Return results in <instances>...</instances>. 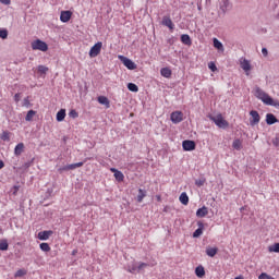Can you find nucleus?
Segmentation results:
<instances>
[{
  "label": "nucleus",
  "instance_id": "35",
  "mask_svg": "<svg viewBox=\"0 0 279 279\" xmlns=\"http://www.w3.org/2000/svg\"><path fill=\"white\" fill-rule=\"evenodd\" d=\"M128 88H129V90H131V93H138V85H136L134 83H129Z\"/></svg>",
  "mask_w": 279,
  "mask_h": 279
},
{
  "label": "nucleus",
  "instance_id": "43",
  "mask_svg": "<svg viewBox=\"0 0 279 279\" xmlns=\"http://www.w3.org/2000/svg\"><path fill=\"white\" fill-rule=\"evenodd\" d=\"M205 183H206V179L195 180V185L198 187L204 186Z\"/></svg>",
  "mask_w": 279,
  "mask_h": 279
},
{
  "label": "nucleus",
  "instance_id": "51",
  "mask_svg": "<svg viewBox=\"0 0 279 279\" xmlns=\"http://www.w3.org/2000/svg\"><path fill=\"white\" fill-rule=\"evenodd\" d=\"M14 101H16V104L21 101V94L17 93L14 95Z\"/></svg>",
  "mask_w": 279,
  "mask_h": 279
},
{
  "label": "nucleus",
  "instance_id": "41",
  "mask_svg": "<svg viewBox=\"0 0 279 279\" xmlns=\"http://www.w3.org/2000/svg\"><path fill=\"white\" fill-rule=\"evenodd\" d=\"M145 267H149V264H147V263H141V264L137 266V274H141V271H143V269H145Z\"/></svg>",
  "mask_w": 279,
  "mask_h": 279
},
{
  "label": "nucleus",
  "instance_id": "36",
  "mask_svg": "<svg viewBox=\"0 0 279 279\" xmlns=\"http://www.w3.org/2000/svg\"><path fill=\"white\" fill-rule=\"evenodd\" d=\"M204 234V229H199L197 228L194 232H193V239H199V236Z\"/></svg>",
  "mask_w": 279,
  "mask_h": 279
},
{
  "label": "nucleus",
  "instance_id": "17",
  "mask_svg": "<svg viewBox=\"0 0 279 279\" xmlns=\"http://www.w3.org/2000/svg\"><path fill=\"white\" fill-rule=\"evenodd\" d=\"M25 151V144L19 143L14 148V156H21Z\"/></svg>",
  "mask_w": 279,
  "mask_h": 279
},
{
  "label": "nucleus",
  "instance_id": "30",
  "mask_svg": "<svg viewBox=\"0 0 279 279\" xmlns=\"http://www.w3.org/2000/svg\"><path fill=\"white\" fill-rule=\"evenodd\" d=\"M37 73H39L40 75H45L46 73H49V68L46 65H38Z\"/></svg>",
  "mask_w": 279,
  "mask_h": 279
},
{
  "label": "nucleus",
  "instance_id": "18",
  "mask_svg": "<svg viewBox=\"0 0 279 279\" xmlns=\"http://www.w3.org/2000/svg\"><path fill=\"white\" fill-rule=\"evenodd\" d=\"M195 275L197 278H204L206 276V269L204 266L199 265L195 268Z\"/></svg>",
  "mask_w": 279,
  "mask_h": 279
},
{
  "label": "nucleus",
  "instance_id": "56",
  "mask_svg": "<svg viewBox=\"0 0 279 279\" xmlns=\"http://www.w3.org/2000/svg\"><path fill=\"white\" fill-rule=\"evenodd\" d=\"M197 10L202 12V2H197Z\"/></svg>",
  "mask_w": 279,
  "mask_h": 279
},
{
  "label": "nucleus",
  "instance_id": "10",
  "mask_svg": "<svg viewBox=\"0 0 279 279\" xmlns=\"http://www.w3.org/2000/svg\"><path fill=\"white\" fill-rule=\"evenodd\" d=\"M52 234H53L52 230L40 231L37 234V239H39V241H49V238L52 236Z\"/></svg>",
  "mask_w": 279,
  "mask_h": 279
},
{
  "label": "nucleus",
  "instance_id": "24",
  "mask_svg": "<svg viewBox=\"0 0 279 279\" xmlns=\"http://www.w3.org/2000/svg\"><path fill=\"white\" fill-rule=\"evenodd\" d=\"M98 104H100L101 106H107V108H110V100L108 99V97L106 96H99L97 98Z\"/></svg>",
  "mask_w": 279,
  "mask_h": 279
},
{
  "label": "nucleus",
  "instance_id": "54",
  "mask_svg": "<svg viewBox=\"0 0 279 279\" xmlns=\"http://www.w3.org/2000/svg\"><path fill=\"white\" fill-rule=\"evenodd\" d=\"M110 171H111V173H113V175H116L117 172H119V170L117 168H111Z\"/></svg>",
  "mask_w": 279,
  "mask_h": 279
},
{
  "label": "nucleus",
  "instance_id": "1",
  "mask_svg": "<svg viewBox=\"0 0 279 279\" xmlns=\"http://www.w3.org/2000/svg\"><path fill=\"white\" fill-rule=\"evenodd\" d=\"M210 121H213L217 128H220V130H227V128L230 126V123L228 120L223 119L221 113H218L215 117H210Z\"/></svg>",
  "mask_w": 279,
  "mask_h": 279
},
{
  "label": "nucleus",
  "instance_id": "46",
  "mask_svg": "<svg viewBox=\"0 0 279 279\" xmlns=\"http://www.w3.org/2000/svg\"><path fill=\"white\" fill-rule=\"evenodd\" d=\"M208 69H210L213 73H215V71H217V65L215 64V62H210L208 63Z\"/></svg>",
  "mask_w": 279,
  "mask_h": 279
},
{
  "label": "nucleus",
  "instance_id": "40",
  "mask_svg": "<svg viewBox=\"0 0 279 279\" xmlns=\"http://www.w3.org/2000/svg\"><path fill=\"white\" fill-rule=\"evenodd\" d=\"M69 117H70L71 119H77V117H80V113H77L75 109H72V110H70V112H69Z\"/></svg>",
  "mask_w": 279,
  "mask_h": 279
},
{
  "label": "nucleus",
  "instance_id": "9",
  "mask_svg": "<svg viewBox=\"0 0 279 279\" xmlns=\"http://www.w3.org/2000/svg\"><path fill=\"white\" fill-rule=\"evenodd\" d=\"M263 104H265L266 106H274L275 108H279V101H274V98H271V96H269V94H266L263 99H262Z\"/></svg>",
  "mask_w": 279,
  "mask_h": 279
},
{
  "label": "nucleus",
  "instance_id": "58",
  "mask_svg": "<svg viewBox=\"0 0 279 279\" xmlns=\"http://www.w3.org/2000/svg\"><path fill=\"white\" fill-rule=\"evenodd\" d=\"M157 202H162V197L160 195H156Z\"/></svg>",
  "mask_w": 279,
  "mask_h": 279
},
{
  "label": "nucleus",
  "instance_id": "57",
  "mask_svg": "<svg viewBox=\"0 0 279 279\" xmlns=\"http://www.w3.org/2000/svg\"><path fill=\"white\" fill-rule=\"evenodd\" d=\"M3 167H5V162H3V160H0V169H3Z\"/></svg>",
  "mask_w": 279,
  "mask_h": 279
},
{
  "label": "nucleus",
  "instance_id": "53",
  "mask_svg": "<svg viewBox=\"0 0 279 279\" xmlns=\"http://www.w3.org/2000/svg\"><path fill=\"white\" fill-rule=\"evenodd\" d=\"M0 3H3V5H10V0H0Z\"/></svg>",
  "mask_w": 279,
  "mask_h": 279
},
{
  "label": "nucleus",
  "instance_id": "8",
  "mask_svg": "<svg viewBox=\"0 0 279 279\" xmlns=\"http://www.w3.org/2000/svg\"><path fill=\"white\" fill-rule=\"evenodd\" d=\"M250 114L252 117V120H250V125L254 128V125H258L260 123V114L256 110H251Z\"/></svg>",
  "mask_w": 279,
  "mask_h": 279
},
{
  "label": "nucleus",
  "instance_id": "16",
  "mask_svg": "<svg viewBox=\"0 0 279 279\" xmlns=\"http://www.w3.org/2000/svg\"><path fill=\"white\" fill-rule=\"evenodd\" d=\"M206 215H208V207L206 206H203L196 210V217L199 219L206 217Z\"/></svg>",
  "mask_w": 279,
  "mask_h": 279
},
{
  "label": "nucleus",
  "instance_id": "31",
  "mask_svg": "<svg viewBox=\"0 0 279 279\" xmlns=\"http://www.w3.org/2000/svg\"><path fill=\"white\" fill-rule=\"evenodd\" d=\"M117 182H123V180H125V175L123 174V172H121V170H118V172H116V174H113Z\"/></svg>",
  "mask_w": 279,
  "mask_h": 279
},
{
  "label": "nucleus",
  "instance_id": "37",
  "mask_svg": "<svg viewBox=\"0 0 279 279\" xmlns=\"http://www.w3.org/2000/svg\"><path fill=\"white\" fill-rule=\"evenodd\" d=\"M0 38H2V40H7V38H8V28H0Z\"/></svg>",
  "mask_w": 279,
  "mask_h": 279
},
{
  "label": "nucleus",
  "instance_id": "47",
  "mask_svg": "<svg viewBox=\"0 0 279 279\" xmlns=\"http://www.w3.org/2000/svg\"><path fill=\"white\" fill-rule=\"evenodd\" d=\"M23 106H25V108H29V97L24 98Z\"/></svg>",
  "mask_w": 279,
  "mask_h": 279
},
{
  "label": "nucleus",
  "instance_id": "44",
  "mask_svg": "<svg viewBox=\"0 0 279 279\" xmlns=\"http://www.w3.org/2000/svg\"><path fill=\"white\" fill-rule=\"evenodd\" d=\"M258 279H276V278L269 276L267 272H262V274L258 276Z\"/></svg>",
  "mask_w": 279,
  "mask_h": 279
},
{
  "label": "nucleus",
  "instance_id": "20",
  "mask_svg": "<svg viewBox=\"0 0 279 279\" xmlns=\"http://www.w3.org/2000/svg\"><path fill=\"white\" fill-rule=\"evenodd\" d=\"M66 118V109H60L58 112H57V121L60 123L62 122L64 119Z\"/></svg>",
  "mask_w": 279,
  "mask_h": 279
},
{
  "label": "nucleus",
  "instance_id": "39",
  "mask_svg": "<svg viewBox=\"0 0 279 279\" xmlns=\"http://www.w3.org/2000/svg\"><path fill=\"white\" fill-rule=\"evenodd\" d=\"M269 252H275L279 254V243H275L274 245L269 246Z\"/></svg>",
  "mask_w": 279,
  "mask_h": 279
},
{
  "label": "nucleus",
  "instance_id": "14",
  "mask_svg": "<svg viewBox=\"0 0 279 279\" xmlns=\"http://www.w3.org/2000/svg\"><path fill=\"white\" fill-rule=\"evenodd\" d=\"M218 252H219V248L217 246H215V247L207 246L206 247V254H207V256H209V258H215V256H217Z\"/></svg>",
  "mask_w": 279,
  "mask_h": 279
},
{
  "label": "nucleus",
  "instance_id": "29",
  "mask_svg": "<svg viewBox=\"0 0 279 279\" xmlns=\"http://www.w3.org/2000/svg\"><path fill=\"white\" fill-rule=\"evenodd\" d=\"M213 43H214L215 49H218V51H223V44L219 39L214 38Z\"/></svg>",
  "mask_w": 279,
  "mask_h": 279
},
{
  "label": "nucleus",
  "instance_id": "2",
  "mask_svg": "<svg viewBox=\"0 0 279 279\" xmlns=\"http://www.w3.org/2000/svg\"><path fill=\"white\" fill-rule=\"evenodd\" d=\"M33 51H49V45L41 39H36L31 44Z\"/></svg>",
  "mask_w": 279,
  "mask_h": 279
},
{
  "label": "nucleus",
  "instance_id": "21",
  "mask_svg": "<svg viewBox=\"0 0 279 279\" xmlns=\"http://www.w3.org/2000/svg\"><path fill=\"white\" fill-rule=\"evenodd\" d=\"M145 197H147V191L143 190V189H138L136 202H138V204H141V202H143V199H145Z\"/></svg>",
  "mask_w": 279,
  "mask_h": 279
},
{
  "label": "nucleus",
  "instance_id": "25",
  "mask_svg": "<svg viewBox=\"0 0 279 279\" xmlns=\"http://www.w3.org/2000/svg\"><path fill=\"white\" fill-rule=\"evenodd\" d=\"M232 147L233 149H235L236 151H241V149H243V142H241L240 138H235L232 143Z\"/></svg>",
  "mask_w": 279,
  "mask_h": 279
},
{
  "label": "nucleus",
  "instance_id": "11",
  "mask_svg": "<svg viewBox=\"0 0 279 279\" xmlns=\"http://www.w3.org/2000/svg\"><path fill=\"white\" fill-rule=\"evenodd\" d=\"M71 16H73V12H71V11H61V14H60L61 23H69L71 21Z\"/></svg>",
  "mask_w": 279,
  "mask_h": 279
},
{
  "label": "nucleus",
  "instance_id": "6",
  "mask_svg": "<svg viewBox=\"0 0 279 279\" xmlns=\"http://www.w3.org/2000/svg\"><path fill=\"white\" fill-rule=\"evenodd\" d=\"M170 121L174 123V125H178V123H182L184 121V113L182 111H174L170 114Z\"/></svg>",
  "mask_w": 279,
  "mask_h": 279
},
{
  "label": "nucleus",
  "instance_id": "15",
  "mask_svg": "<svg viewBox=\"0 0 279 279\" xmlns=\"http://www.w3.org/2000/svg\"><path fill=\"white\" fill-rule=\"evenodd\" d=\"M181 43L183 45H186L187 47H191L193 45V40L191 39V36L189 34L181 35Z\"/></svg>",
  "mask_w": 279,
  "mask_h": 279
},
{
  "label": "nucleus",
  "instance_id": "32",
  "mask_svg": "<svg viewBox=\"0 0 279 279\" xmlns=\"http://www.w3.org/2000/svg\"><path fill=\"white\" fill-rule=\"evenodd\" d=\"M39 248L41 252H51V246H49V243L43 242L39 244Z\"/></svg>",
  "mask_w": 279,
  "mask_h": 279
},
{
  "label": "nucleus",
  "instance_id": "42",
  "mask_svg": "<svg viewBox=\"0 0 279 279\" xmlns=\"http://www.w3.org/2000/svg\"><path fill=\"white\" fill-rule=\"evenodd\" d=\"M25 274H26V271H25L24 269H19V270L15 272L14 277H15V278H23V276H25Z\"/></svg>",
  "mask_w": 279,
  "mask_h": 279
},
{
  "label": "nucleus",
  "instance_id": "34",
  "mask_svg": "<svg viewBox=\"0 0 279 279\" xmlns=\"http://www.w3.org/2000/svg\"><path fill=\"white\" fill-rule=\"evenodd\" d=\"M126 271H129V274H138V266H136V264L128 266Z\"/></svg>",
  "mask_w": 279,
  "mask_h": 279
},
{
  "label": "nucleus",
  "instance_id": "13",
  "mask_svg": "<svg viewBox=\"0 0 279 279\" xmlns=\"http://www.w3.org/2000/svg\"><path fill=\"white\" fill-rule=\"evenodd\" d=\"M278 118L274 113H267L266 114V123L267 125H275V123H278Z\"/></svg>",
  "mask_w": 279,
  "mask_h": 279
},
{
  "label": "nucleus",
  "instance_id": "3",
  "mask_svg": "<svg viewBox=\"0 0 279 279\" xmlns=\"http://www.w3.org/2000/svg\"><path fill=\"white\" fill-rule=\"evenodd\" d=\"M118 58L122 62V64H124L126 66V69H129V71L136 70L137 65L135 64L134 61H132V59H130L123 54H119Z\"/></svg>",
  "mask_w": 279,
  "mask_h": 279
},
{
  "label": "nucleus",
  "instance_id": "12",
  "mask_svg": "<svg viewBox=\"0 0 279 279\" xmlns=\"http://www.w3.org/2000/svg\"><path fill=\"white\" fill-rule=\"evenodd\" d=\"M161 25L165 27H169L170 29H174L175 25L173 24V21H171V17L169 15H165L161 21Z\"/></svg>",
  "mask_w": 279,
  "mask_h": 279
},
{
  "label": "nucleus",
  "instance_id": "48",
  "mask_svg": "<svg viewBox=\"0 0 279 279\" xmlns=\"http://www.w3.org/2000/svg\"><path fill=\"white\" fill-rule=\"evenodd\" d=\"M19 189H21V185H14V186L12 187L13 195H16V193H19Z\"/></svg>",
  "mask_w": 279,
  "mask_h": 279
},
{
  "label": "nucleus",
  "instance_id": "27",
  "mask_svg": "<svg viewBox=\"0 0 279 279\" xmlns=\"http://www.w3.org/2000/svg\"><path fill=\"white\" fill-rule=\"evenodd\" d=\"M10 244L7 239L0 240V252H8Z\"/></svg>",
  "mask_w": 279,
  "mask_h": 279
},
{
  "label": "nucleus",
  "instance_id": "52",
  "mask_svg": "<svg viewBox=\"0 0 279 279\" xmlns=\"http://www.w3.org/2000/svg\"><path fill=\"white\" fill-rule=\"evenodd\" d=\"M198 229L204 230V222L197 221Z\"/></svg>",
  "mask_w": 279,
  "mask_h": 279
},
{
  "label": "nucleus",
  "instance_id": "33",
  "mask_svg": "<svg viewBox=\"0 0 279 279\" xmlns=\"http://www.w3.org/2000/svg\"><path fill=\"white\" fill-rule=\"evenodd\" d=\"M34 117H36V111L31 109L26 113L25 121H33Z\"/></svg>",
  "mask_w": 279,
  "mask_h": 279
},
{
  "label": "nucleus",
  "instance_id": "26",
  "mask_svg": "<svg viewBox=\"0 0 279 279\" xmlns=\"http://www.w3.org/2000/svg\"><path fill=\"white\" fill-rule=\"evenodd\" d=\"M179 201L183 204V206H189V194H186V192H182L179 196Z\"/></svg>",
  "mask_w": 279,
  "mask_h": 279
},
{
  "label": "nucleus",
  "instance_id": "55",
  "mask_svg": "<svg viewBox=\"0 0 279 279\" xmlns=\"http://www.w3.org/2000/svg\"><path fill=\"white\" fill-rule=\"evenodd\" d=\"M169 210H171V207L169 206L163 207V213H169Z\"/></svg>",
  "mask_w": 279,
  "mask_h": 279
},
{
  "label": "nucleus",
  "instance_id": "60",
  "mask_svg": "<svg viewBox=\"0 0 279 279\" xmlns=\"http://www.w3.org/2000/svg\"><path fill=\"white\" fill-rule=\"evenodd\" d=\"M277 16H278V19H279V13H278V15H277Z\"/></svg>",
  "mask_w": 279,
  "mask_h": 279
},
{
  "label": "nucleus",
  "instance_id": "49",
  "mask_svg": "<svg viewBox=\"0 0 279 279\" xmlns=\"http://www.w3.org/2000/svg\"><path fill=\"white\" fill-rule=\"evenodd\" d=\"M262 53L264 58H267V56H269V51L267 50V48H262Z\"/></svg>",
  "mask_w": 279,
  "mask_h": 279
},
{
  "label": "nucleus",
  "instance_id": "7",
  "mask_svg": "<svg viewBox=\"0 0 279 279\" xmlns=\"http://www.w3.org/2000/svg\"><path fill=\"white\" fill-rule=\"evenodd\" d=\"M183 151H195L197 144L192 140H184L182 142Z\"/></svg>",
  "mask_w": 279,
  "mask_h": 279
},
{
  "label": "nucleus",
  "instance_id": "5",
  "mask_svg": "<svg viewBox=\"0 0 279 279\" xmlns=\"http://www.w3.org/2000/svg\"><path fill=\"white\" fill-rule=\"evenodd\" d=\"M101 47H104V43L97 41L89 50V58H97L101 53Z\"/></svg>",
  "mask_w": 279,
  "mask_h": 279
},
{
  "label": "nucleus",
  "instance_id": "50",
  "mask_svg": "<svg viewBox=\"0 0 279 279\" xmlns=\"http://www.w3.org/2000/svg\"><path fill=\"white\" fill-rule=\"evenodd\" d=\"M272 145H274L275 147H279V137H275V138L272 140Z\"/></svg>",
  "mask_w": 279,
  "mask_h": 279
},
{
  "label": "nucleus",
  "instance_id": "28",
  "mask_svg": "<svg viewBox=\"0 0 279 279\" xmlns=\"http://www.w3.org/2000/svg\"><path fill=\"white\" fill-rule=\"evenodd\" d=\"M267 95V93H265L260 87H256L255 89V97H257V99H262Z\"/></svg>",
  "mask_w": 279,
  "mask_h": 279
},
{
  "label": "nucleus",
  "instance_id": "22",
  "mask_svg": "<svg viewBox=\"0 0 279 279\" xmlns=\"http://www.w3.org/2000/svg\"><path fill=\"white\" fill-rule=\"evenodd\" d=\"M229 8H230V0H221L220 10L223 14H226V12H228Z\"/></svg>",
  "mask_w": 279,
  "mask_h": 279
},
{
  "label": "nucleus",
  "instance_id": "4",
  "mask_svg": "<svg viewBox=\"0 0 279 279\" xmlns=\"http://www.w3.org/2000/svg\"><path fill=\"white\" fill-rule=\"evenodd\" d=\"M80 167H84V161L62 166L58 169V171L59 173H64V171H74V169H77Z\"/></svg>",
  "mask_w": 279,
  "mask_h": 279
},
{
  "label": "nucleus",
  "instance_id": "59",
  "mask_svg": "<svg viewBox=\"0 0 279 279\" xmlns=\"http://www.w3.org/2000/svg\"><path fill=\"white\" fill-rule=\"evenodd\" d=\"M77 254V250L72 251V256H75Z\"/></svg>",
  "mask_w": 279,
  "mask_h": 279
},
{
  "label": "nucleus",
  "instance_id": "23",
  "mask_svg": "<svg viewBox=\"0 0 279 279\" xmlns=\"http://www.w3.org/2000/svg\"><path fill=\"white\" fill-rule=\"evenodd\" d=\"M241 69H243V71H245V73L252 71V64L250 63V61L247 59H244L243 62H241Z\"/></svg>",
  "mask_w": 279,
  "mask_h": 279
},
{
  "label": "nucleus",
  "instance_id": "19",
  "mask_svg": "<svg viewBox=\"0 0 279 279\" xmlns=\"http://www.w3.org/2000/svg\"><path fill=\"white\" fill-rule=\"evenodd\" d=\"M172 74H173V72L169 68H161V70H160V75L162 77H167V80H169Z\"/></svg>",
  "mask_w": 279,
  "mask_h": 279
},
{
  "label": "nucleus",
  "instance_id": "38",
  "mask_svg": "<svg viewBox=\"0 0 279 279\" xmlns=\"http://www.w3.org/2000/svg\"><path fill=\"white\" fill-rule=\"evenodd\" d=\"M1 141H4L7 143H9L10 141V133L8 131H4L1 136H0Z\"/></svg>",
  "mask_w": 279,
  "mask_h": 279
},
{
  "label": "nucleus",
  "instance_id": "45",
  "mask_svg": "<svg viewBox=\"0 0 279 279\" xmlns=\"http://www.w3.org/2000/svg\"><path fill=\"white\" fill-rule=\"evenodd\" d=\"M32 165H34V158L24 162L23 167H24V169H29V167H32Z\"/></svg>",
  "mask_w": 279,
  "mask_h": 279
}]
</instances>
